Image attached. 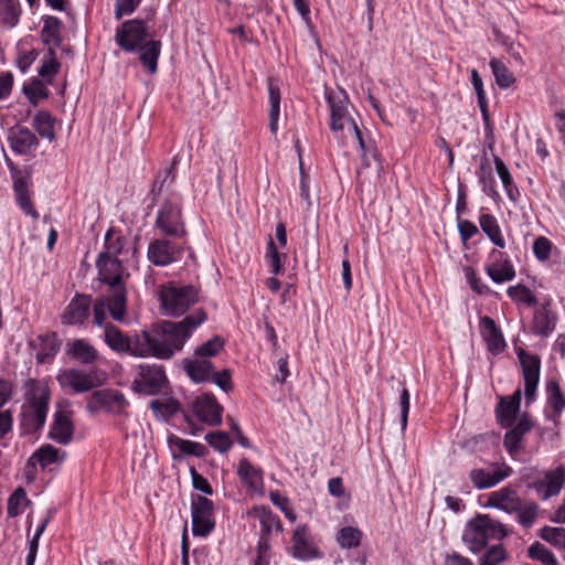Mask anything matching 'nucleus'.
<instances>
[{
    "instance_id": "nucleus-1",
    "label": "nucleus",
    "mask_w": 565,
    "mask_h": 565,
    "mask_svg": "<svg viewBox=\"0 0 565 565\" xmlns=\"http://www.w3.org/2000/svg\"><path fill=\"white\" fill-rule=\"evenodd\" d=\"M205 320V311L198 309L181 321L163 320L132 335L125 334L113 323H104V341L119 354L168 360L183 348L192 332Z\"/></svg>"
},
{
    "instance_id": "nucleus-2",
    "label": "nucleus",
    "mask_w": 565,
    "mask_h": 565,
    "mask_svg": "<svg viewBox=\"0 0 565 565\" xmlns=\"http://www.w3.org/2000/svg\"><path fill=\"white\" fill-rule=\"evenodd\" d=\"M99 280L108 286L107 295L95 299L93 303V322L103 327L106 310L116 321L122 322L127 313V289L124 277H128L122 262L119 258H105L98 255L96 259Z\"/></svg>"
},
{
    "instance_id": "nucleus-3",
    "label": "nucleus",
    "mask_w": 565,
    "mask_h": 565,
    "mask_svg": "<svg viewBox=\"0 0 565 565\" xmlns=\"http://www.w3.org/2000/svg\"><path fill=\"white\" fill-rule=\"evenodd\" d=\"M510 531L500 521L488 514H479L470 520L462 533V541L472 553L482 551L490 540L501 541Z\"/></svg>"
},
{
    "instance_id": "nucleus-4",
    "label": "nucleus",
    "mask_w": 565,
    "mask_h": 565,
    "mask_svg": "<svg viewBox=\"0 0 565 565\" xmlns=\"http://www.w3.org/2000/svg\"><path fill=\"white\" fill-rule=\"evenodd\" d=\"M200 290L193 285L169 281L160 286L158 298L163 315L180 317L198 302Z\"/></svg>"
},
{
    "instance_id": "nucleus-5",
    "label": "nucleus",
    "mask_w": 565,
    "mask_h": 565,
    "mask_svg": "<svg viewBox=\"0 0 565 565\" xmlns=\"http://www.w3.org/2000/svg\"><path fill=\"white\" fill-rule=\"evenodd\" d=\"M154 226L164 236L183 237L186 230L181 205L170 200L164 201L158 210Z\"/></svg>"
},
{
    "instance_id": "nucleus-6",
    "label": "nucleus",
    "mask_w": 565,
    "mask_h": 565,
    "mask_svg": "<svg viewBox=\"0 0 565 565\" xmlns=\"http://www.w3.org/2000/svg\"><path fill=\"white\" fill-rule=\"evenodd\" d=\"M148 38L147 24L141 19L125 21L117 26L115 34L116 44L125 52H136L147 42Z\"/></svg>"
},
{
    "instance_id": "nucleus-7",
    "label": "nucleus",
    "mask_w": 565,
    "mask_h": 565,
    "mask_svg": "<svg viewBox=\"0 0 565 565\" xmlns=\"http://www.w3.org/2000/svg\"><path fill=\"white\" fill-rule=\"evenodd\" d=\"M515 353L522 369L525 404L529 406L536 397L540 382L541 359L537 354H530L522 348H516Z\"/></svg>"
},
{
    "instance_id": "nucleus-8",
    "label": "nucleus",
    "mask_w": 565,
    "mask_h": 565,
    "mask_svg": "<svg viewBox=\"0 0 565 565\" xmlns=\"http://www.w3.org/2000/svg\"><path fill=\"white\" fill-rule=\"evenodd\" d=\"M128 406L129 402L121 392L106 388L95 391L89 396L86 409L90 414L105 411L114 415H122Z\"/></svg>"
},
{
    "instance_id": "nucleus-9",
    "label": "nucleus",
    "mask_w": 565,
    "mask_h": 565,
    "mask_svg": "<svg viewBox=\"0 0 565 565\" xmlns=\"http://www.w3.org/2000/svg\"><path fill=\"white\" fill-rule=\"evenodd\" d=\"M213 514L214 504L210 499L203 495H192L191 516L194 536L205 537L214 530Z\"/></svg>"
},
{
    "instance_id": "nucleus-10",
    "label": "nucleus",
    "mask_w": 565,
    "mask_h": 565,
    "mask_svg": "<svg viewBox=\"0 0 565 565\" xmlns=\"http://www.w3.org/2000/svg\"><path fill=\"white\" fill-rule=\"evenodd\" d=\"M168 382L164 367L158 364H141L138 377L132 382V388L137 393L156 395Z\"/></svg>"
},
{
    "instance_id": "nucleus-11",
    "label": "nucleus",
    "mask_w": 565,
    "mask_h": 565,
    "mask_svg": "<svg viewBox=\"0 0 565 565\" xmlns=\"http://www.w3.org/2000/svg\"><path fill=\"white\" fill-rule=\"evenodd\" d=\"M95 374V370L86 372L79 369H64L56 375V381L61 387L70 388L76 394H82L102 384V382L94 380Z\"/></svg>"
},
{
    "instance_id": "nucleus-12",
    "label": "nucleus",
    "mask_w": 565,
    "mask_h": 565,
    "mask_svg": "<svg viewBox=\"0 0 565 565\" xmlns=\"http://www.w3.org/2000/svg\"><path fill=\"white\" fill-rule=\"evenodd\" d=\"M564 483L565 468L559 465L555 469L545 471L543 479L530 482L527 488L535 490L542 500H548L561 493Z\"/></svg>"
},
{
    "instance_id": "nucleus-13",
    "label": "nucleus",
    "mask_w": 565,
    "mask_h": 565,
    "mask_svg": "<svg viewBox=\"0 0 565 565\" xmlns=\"http://www.w3.org/2000/svg\"><path fill=\"white\" fill-rule=\"evenodd\" d=\"M183 248L167 238H158L149 244L148 258L154 266H167L178 262Z\"/></svg>"
},
{
    "instance_id": "nucleus-14",
    "label": "nucleus",
    "mask_w": 565,
    "mask_h": 565,
    "mask_svg": "<svg viewBox=\"0 0 565 565\" xmlns=\"http://www.w3.org/2000/svg\"><path fill=\"white\" fill-rule=\"evenodd\" d=\"M74 431L73 412L67 408L56 409L50 426L49 438L56 444L66 446L73 440Z\"/></svg>"
},
{
    "instance_id": "nucleus-15",
    "label": "nucleus",
    "mask_w": 565,
    "mask_h": 565,
    "mask_svg": "<svg viewBox=\"0 0 565 565\" xmlns=\"http://www.w3.org/2000/svg\"><path fill=\"white\" fill-rule=\"evenodd\" d=\"M533 427L534 422L532 420L530 414L526 412L521 415L516 423H514L511 427H508V430L503 437V446L512 458L520 454L521 449L523 448V438L533 429Z\"/></svg>"
},
{
    "instance_id": "nucleus-16",
    "label": "nucleus",
    "mask_w": 565,
    "mask_h": 565,
    "mask_svg": "<svg viewBox=\"0 0 565 565\" xmlns=\"http://www.w3.org/2000/svg\"><path fill=\"white\" fill-rule=\"evenodd\" d=\"M484 271L495 284H503L515 278V269L503 252L493 249L489 255V262L484 265Z\"/></svg>"
},
{
    "instance_id": "nucleus-17",
    "label": "nucleus",
    "mask_w": 565,
    "mask_h": 565,
    "mask_svg": "<svg viewBox=\"0 0 565 565\" xmlns=\"http://www.w3.org/2000/svg\"><path fill=\"white\" fill-rule=\"evenodd\" d=\"M49 405H26L21 406L19 414V425L22 435H33L40 431L46 422Z\"/></svg>"
},
{
    "instance_id": "nucleus-18",
    "label": "nucleus",
    "mask_w": 565,
    "mask_h": 565,
    "mask_svg": "<svg viewBox=\"0 0 565 565\" xmlns=\"http://www.w3.org/2000/svg\"><path fill=\"white\" fill-rule=\"evenodd\" d=\"M195 416L209 426H218L222 423L223 406L211 393H204L193 402Z\"/></svg>"
},
{
    "instance_id": "nucleus-19",
    "label": "nucleus",
    "mask_w": 565,
    "mask_h": 565,
    "mask_svg": "<svg viewBox=\"0 0 565 565\" xmlns=\"http://www.w3.org/2000/svg\"><path fill=\"white\" fill-rule=\"evenodd\" d=\"M327 102L330 106V128L333 132L343 130L345 124L352 126L354 121L348 110L349 98L344 90L339 94H327Z\"/></svg>"
},
{
    "instance_id": "nucleus-20",
    "label": "nucleus",
    "mask_w": 565,
    "mask_h": 565,
    "mask_svg": "<svg viewBox=\"0 0 565 565\" xmlns=\"http://www.w3.org/2000/svg\"><path fill=\"white\" fill-rule=\"evenodd\" d=\"M92 296L76 294L61 315V322L64 326L83 324L90 311Z\"/></svg>"
},
{
    "instance_id": "nucleus-21",
    "label": "nucleus",
    "mask_w": 565,
    "mask_h": 565,
    "mask_svg": "<svg viewBox=\"0 0 565 565\" xmlns=\"http://www.w3.org/2000/svg\"><path fill=\"white\" fill-rule=\"evenodd\" d=\"M12 151L20 156H30L39 146V139L28 127L14 125L8 134Z\"/></svg>"
},
{
    "instance_id": "nucleus-22",
    "label": "nucleus",
    "mask_w": 565,
    "mask_h": 565,
    "mask_svg": "<svg viewBox=\"0 0 565 565\" xmlns=\"http://www.w3.org/2000/svg\"><path fill=\"white\" fill-rule=\"evenodd\" d=\"M521 401V388L515 390L510 396L500 398L495 407V417L501 427H511L516 422L520 414Z\"/></svg>"
},
{
    "instance_id": "nucleus-23",
    "label": "nucleus",
    "mask_w": 565,
    "mask_h": 565,
    "mask_svg": "<svg viewBox=\"0 0 565 565\" xmlns=\"http://www.w3.org/2000/svg\"><path fill=\"white\" fill-rule=\"evenodd\" d=\"M512 468L507 463L497 465L494 472H489L482 468L472 469L469 473V478L477 489H489L512 475Z\"/></svg>"
},
{
    "instance_id": "nucleus-24",
    "label": "nucleus",
    "mask_w": 565,
    "mask_h": 565,
    "mask_svg": "<svg viewBox=\"0 0 565 565\" xmlns=\"http://www.w3.org/2000/svg\"><path fill=\"white\" fill-rule=\"evenodd\" d=\"M522 499L518 494L516 490L510 486L503 487L489 494L487 508H495L504 511L505 513L513 514L520 509Z\"/></svg>"
},
{
    "instance_id": "nucleus-25",
    "label": "nucleus",
    "mask_w": 565,
    "mask_h": 565,
    "mask_svg": "<svg viewBox=\"0 0 565 565\" xmlns=\"http://www.w3.org/2000/svg\"><path fill=\"white\" fill-rule=\"evenodd\" d=\"M479 324L481 337L486 341L488 350L494 355L502 353L507 348V343L495 321L484 316L480 318Z\"/></svg>"
},
{
    "instance_id": "nucleus-26",
    "label": "nucleus",
    "mask_w": 565,
    "mask_h": 565,
    "mask_svg": "<svg viewBox=\"0 0 565 565\" xmlns=\"http://www.w3.org/2000/svg\"><path fill=\"white\" fill-rule=\"evenodd\" d=\"M168 445L174 460H181L184 456L203 458L209 454V449L203 444L182 439L175 435L168 437Z\"/></svg>"
},
{
    "instance_id": "nucleus-27",
    "label": "nucleus",
    "mask_w": 565,
    "mask_h": 565,
    "mask_svg": "<svg viewBox=\"0 0 565 565\" xmlns=\"http://www.w3.org/2000/svg\"><path fill=\"white\" fill-rule=\"evenodd\" d=\"M292 554L300 559H310L318 555V552L310 542V533L307 524L298 525L292 533Z\"/></svg>"
},
{
    "instance_id": "nucleus-28",
    "label": "nucleus",
    "mask_w": 565,
    "mask_h": 565,
    "mask_svg": "<svg viewBox=\"0 0 565 565\" xmlns=\"http://www.w3.org/2000/svg\"><path fill=\"white\" fill-rule=\"evenodd\" d=\"M34 348H36V361L38 363L51 362L61 348V340L57 338L56 332L49 331L38 335Z\"/></svg>"
},
{
    "instance_id": "nucleus-29",
    "label": "nucleus",
    "mask_w": 565,
    "mask_h": 565,
    "mask_svg": "<svg viewBox=\"0 0 565 565\" xmlns=\"http://www.w3.org/2000/svg\"><path fill=\"white\" fill-rule=\"evenodd\" d=\"M548 306L547 301L534 312L532 331L536 335L548 337L555 329L557 317L548 309Z\"/></svg>"
},
{
    "instance_id": "nucleus-30",
    "label": "nucleus",
    "mask_w": 565,
    "mask_h": 565,
    "mask_svg": "<svg viewBox=\"0 0 565 565\" xmlns=\"http://www.w3.org/2000/svg\"><path fill=\"white\" fill-rule=\"evenodd\" d=\"M66 354L81 364H92L98 360V351L85 339L68 342Z\"/></svg>"
},
{
    "instance_id": "nucleus-31",
    "label": "nucleus",
    "mask_w": 565,
    "mask_h": 565,
    "mask_svg": "<svg viewBox=\"0 0 565 565\" xmlns=\"http://www.w3.org/2000/svg\"><path fill=\"white\" fill-rule=\"evenodd\" d=\"M23 390H24V404L26 405H41V403H44V405L50 404L51 399V391L50 387L41 383L40 381L35 379H26L23 383Z\"/></svg>"
},
{
    "instance_id": "nucleus-32",
    "label": "nucleus",
    "mask_w": 565,
    "mask_h": 565,
    "mask_svg": "<svg viewBox=\"0 0 565 565\" xmlns=\"http://www.w3.org/2000/svg\"><path fill=\"white\" fill-rule=\"evenodd\" d=\"M350 128L353 130L356 141L359 143V148L361 151L360 156L362 168L364 169L370 167L367 152H371V156L374 158V161L376 162L377 172L380 173L381 171H383V166L379 160V151L375 141L372 139H365L355 121H352V126H350Z\"/></svg>"
},
{
    "instance_id": "nucleus-33",
    "label": "nucleus",
    "mask_w": 565,
    "mask_h": 565,
    "mask_svg": "<svg viewBox=\"0 0 565 565\" xmlns=\"http://www.w3.org/2000/svg\"><path fill=\"white\" fill-rule=\"evenodd\" d=\"M13 190L17 203L20 209L34 220L40 217L38 211L34 209L30 192L29 183L25 177H13Z\"/></svg>"
},
{
    "instance_id": "nucleus-34",
    "label": "nucleus",
    "mask_w": 565,
    "mask_h": 565,
    "mask_svg": "<svg viewBox=\"0 0 565 565\" xmlns=\"http://www.w3.org/2000/svg\"><path fill=\"white\" fill-rule=\"evenodd\" d=\"M214 365L211 361L200 358L184 361V371L189 377L195 383L210 382Z\"/></svg>"
},
{
    "instance_id": "nucleus-35",
    "label": "nucleus",
    "mask_w": 565,
    "mask_h": 565,
    "mask_svg": "<svg viewBox=\"0 0 565 565\" xmlns=\"http://www.w3.org/2000/svg\"><path fill=\"white\" fill-rule=\"evenodd\" d=\"M546 403L552 409V415H547V418L556 423L557 418L565 409V395L558 382L554 379L546 382Z\"/></svg>"
},
{
    "instance_id": "nucleus-36",
    "label": "nucleus",
    "mask_w": 565,
    "mask_h": 565,
    "mask_svg": "<svg viewBox=\"0 0 565 565\" xmlns=\"http://www.w3.org/2000/svg\"><path fill=\"white\" fill-rule=\"evenodd\" d=\"M136 52H139V61L141 65L150 74H156L158 71V60L161 53V41L150 39Z\"/></svg>"
},
{
    "instance_id": "nucleus-37",
    "label": "nucleus",
    "mask_w": 565,
    "mask_h": 565,
    "mask_svg": "<svg viewBox=\"0 0 565 565\" xmlns=\"http://www.w3.org/2000/svg\"><path fill=\"white\" fill-rule=\"evenodd\" d=\"M63 22L57 17L46 15L43 19V28L41 30V40L45 45H54L60 47L62 44L61 30Z\"/></svg>"
},
{
    "instance_id": "nucleus-38",
    "label": "nucleus",
    "mask_w": 565,
    "mask_h": 565,
    "mask_svg": "<svg viewBox=\"0 0 565 565\" xmlns=\"http://www.w3.org/2000/svg\"><path fill=\"white\" fill-rule=\"evenodd\" d=\"M237 475L248 488L256 490L263 486V470L255 467L247 458L239 460Z\"/></svg>"
},
{
    "instance_id": "nucleus-39",
    "label": "nucleus",
    "mask_w": 565,
    "mask_h": 565,
    "mask_svg": "<svg viewBox=\"0 0 565 565\" xmlns=\"http://www.w3.org/2000/svg\"><path fill=\"white\" fill-rule=\"evenodd\" d=\"M268 97L270 104L269 110V128L275 135L278 130V118L280 113V87L278 81L275 78L268 79Z\"/></svg>"
},
{
    "instance_id": "nucleus-40",
    "label": "nucleus",
    "mask_w": 565,
    "mask_h": 565,
    "mask_svg": "<svg viewBox=\"0 0 565 565\" xmlns=\"http://www.w3.org/2000/svg\"><path fill=\"white\" fill-rule=\"evenodd\" d=\"M32 126L40 137L47 139L50 142L56 139L55 118L47 110H39L33 117Z\"/></svg>"
},
{
    "instance_id": "nucleus-41",
    "label": "nucleus",
    "mask_w": 565,
    "mask_h": 565,
    "mask_svg": "<svg viewBox=\"0 0 565 565\" xmlns=\"http://www.w3.org/2000/svg\"><path fill=\"white\" fill-rule=\"evenodd\" d=\"M479 223L482 232L489 237L492 244L499 248L505 247L501 227L498 220L492 214H481L479 216Z\"/></svg>"
},
{
    "instance_id": "nucleus-42",
    "label": "nucleus",
    "mask_w": 565,
    "mask_h": 565,
    "mask_svg": "<svg viewBox=\"0 0 565 565\" xmlns=\"http://www.w3.org/2000/svg\"><path fill=\"white\" fill-rule=\"evenodd\" d=\"M493 162L508 198L515 203L520 198V191L515 185L507 164L499 156H493Z\"/></svg>"
},
{
    "instance_id": "nucleus-43",
    "label": "nucleus",
    "mask_w": 565,
    "mask_h": 565,
    "mask_svg": "<svg viewBox=\"0 0 565 565\" xmlns=\"http://www.w3.org/2000/svg\"><path fill=\"white\" fill-rule=\"evenodd\" d=\"M125 245L126 238L114 227H110L105 234L104 249L99 255H105V258H118Z\"/></svg>"
},
{
    "instance_id": "nucleus-44",
    "label": "nucleus",
    "mask_w": 565,
    "mask_h": 565,
    "mask_svg": "<svg viewBox=\"0 0 565 565\" xmlns=\"http://www.w3.org/2000/svg\"><path fill=\"white\" fill-rule=\"evenodd\" d=\"M46 85L43 79L33 77L30 83L23 85L22 92L33 106H38L40 102L50 96Z\"/></svg>"
},
{
    "instance_id": "nucleus-45",
    "label": "nucleus",
    "mask_w": 565,
    "mask_h": 565,
    "mask_svg": "<svg viewBox=\"0 0 565 565\" xmlns=\"http://www.w3.org/2000/svg\"><path fill=\"white\" fill-rule=\"evenodd\" d=\"M257 515L259 518L260 522V539H266L273 530H276L278 532L282 531V523L278 515L271 512L270 509L262 507L260 509L256 510Z\"/></svg>"
},
{
    "instance_id": "nucleus-46",
    "label": "nucleus",
    "mask_w": 565,
    "mask_h": 565,
    "mask_svg": "<svg viewBox=\"0 0 565 565\" xmlns=\"http://www.w3.org/2000/svg\"><path fill=\"white\" fill-rule=\"evenodd\" d=\"M540 512V505L532 500L521 501L520 509L513 514H516V521L520 525L525 529L531 527Z\"/></svg>"
},
{
    "instance_id": "nucleus-47",
    "label": "nucleus",
    "mask_w": 565,
    "mask_h": 565,
    "mask_svg": "<svg viewBox=\"0 0 565 565\" xmlns=\"http://www.w3.org/2000/svg\"><path fill=\"white\" fill-rule=\"evenodd\" d=\"M21 15L19 0H0V18L8 28H14Z\"/></svg>"
},
{
    "instance_id": "nucleus-48",
    "label": "nucleus",
    "mask_w": 565,
    "mask_h": 565,
    "mask_svg": "<svg viewBox=\"0 0 565 565\" xmlns=\"http://www.w3.org/2000/svg\"><path fill=\"white\" fill-rule=\"evenodd\" d=\"M362 532L354 526H343L335 535V541L341 548H355L360 546L362 541Z\"/></svg>"
},
{
    "instance_id": "nucleus-49",
    "label": "nucleus",
    "mask_w": 565,
    "mask_h": 565,
    "mask_svg": "<svg viewBox=\"0 0 565 565\" xmlns=\"http://www.w3.org/2000/svg\"><path fill=\"white\" fill-rule=\"evenodd\" d=\"M489 64L495 83L500 88H509L515 82L512 72L505 66L503 62L498 58H491Z\"/></svg>"
},
{
    "instance_id": "nucleus-50",
    "label": "nucleus",
    "mask_w": 565,
    "mask_h": 565,
    "mask_svg": "<svg viewBox=\"0 0 565 565\" xmlns=\"http://www.w3.org/2000/svg\"><path fill=\"white\" fill-rule=\"evenodd\" d=\"M31 504L26 492L22 487H18L8 498L7 513L9 518H15L23 512V508Z\"/></svg>"
},
{
    "instance_id": "nucleus-51",
    "label": "nucleus",
    "mask_w": 565,
    "mask_h": 565,
    "mask_svg": "<svg viewBox=\"0 0 565 565\" xmlns=\"http://www.w3.org/2000/svg\"><path fill=\"white\" fill-rule=\"evenodd\" d=\"M225 341L220 335H214L212 339L199 345L194 351V356L209 360L217 355L224 348Z\"/></svg>"
},
{
    "instance_id": "nucleus-52",
    "label": "nucleus",
    "mask_w": 565,
    "mask_h": 565,
    "mask_svg": "<svg viewBox=\"0 0 565 565\" xmlns=\"http://www.w3.org/2000/svg\"><path fill=\"white\" fill-rule=\"evenodd\" d=\"M282 257L286 258V255H282L278 252V248L273 239V237L269 235L267 247H266V255L265 258L267 263L269 264L271 268V273L274 275H280L284 273V263Z\"/></svg>"
},
{
    "instance_id": "nucleus-53",
    "label": "nucleus",
    "mask_w": 565,
    "mask_h": 565,
    "mask_svg": "<svg viewBox=\"0 0 565 565\" xmlns=\"http://www.w3.org/2000/svg\"><path fill=\"white\" fill-rule=\"evenodd\" d=\"M508 296L515 302L525 303L529 307L537 305V298L533 295L529 287L518 284L510 286L507 290Z\"/></svg>"
},
{
    "instance_id": "nucleus-54",
    "label": "nucleus",
    "mask_w": 565,
    "mask_h": 565,
    "mask_svg": "<svg viewBox=\"0 0 565 565\" xmlns=\"http://www.w3.org/2000/svg\"><path fill=\"white\" fill-rule=\"evenodd\" d=\"M204 439L212 448L221 454L227 452L233 446L228 434L222 430L211 431L205 435Z\"/></svg>"
},
{
    "instance_id": "nucleus-55",
    "label": "nucleus",
    "mask_w": 565,
    "mask_h": 565,
    "mask_svg": "<svg viewBox=\"0 0 565 565\" xmlns=\"http://www.w3.org/2000/svg\"><path fill=\"white\" fill-rule=\"evenodd\" d=\"M529 557L540 561L543 565H558L554 554L540 542L533 543L527 550Z\"/></svg>"
},
{
    "instance_id": "nucleus-56",
    "label": "nucleus",
    "mask_w": 565,
    "mask_h": 565,
    "mask_svg": "<svg viewBox=\"0 0 565 565\" xmlns=\"http://www.w3.org/2000/svg\"><path fill=\"white\" fill-rule=\"evenodd\" d=\"M508 558L503 544L491 546L479 559V565H500Z\"/></svg>"
},
{
    "instance_id": "nucleus-57",
    "label": "nucleus",
    "mask_w": 565,
    "mask_h": 565,
    "mask_svg": "<svg viewBox=\"0 0 565 565\" xmlns=\"http://www.w3.org/2000/svg\"><path fill=\"white\" fill-rule=\"evenodd\" d=\"M540 536L542 540L548 542L553 546L557 548L565 550V529L564 527H552L545 525L540 531Z\"/></svg>"
},
{
    "instance_id": "nucleus-58",
    "label": "nucleus",
    "mask_w": 565,
    "mask_h": 565,
    "mask_svg": "<svg viewBox=\"0 0 565 565\" xmlns=\"http://www.w3.org/2000/svg\"><path fill=\"white\" fill-rule=\"evenodd\" d=\"M60 449L54 446L47 444L40 447L33 455L39 465L42 468H45L54 462L60 460Z\"/></svg>"
},
{
    "instance_id": "nucleus-59",
    "label": "nucleus",
    "mask_w": 565,
    "mask_h": 565,
    "mask_svg": "<svg viewBox=\"0 0 565 565\" xmlns=\"http://www.w3.org/2000/svg\"><path fill=\"white\" fill-rule=\"evenodd\" d=\"M463 273L468 285L473 292L481 296L490 294V288L484 282H482L481 278L477 275V271L472 267H465Z\"/></svg>"
},
{
    "instance_id": "nucleus-60",
    "label": "nucleus",
    "mask_w": 565,
    "mask_h": 565,
    "mask_svg": "<svg viewBox=\"0 0 565 565\" xmlns=\"http://www.w3.org/2000/svg\"><path fill=\"white\" fill-rule=\"evenodd\" d=\"M61 63L58 60H43L39 68V75L46 84H52L54 76L60 72Z\"/></svg>"
},
{
    "instance_id": "nucleus-61",
    "label": "nucleus",
    "mask_w": 565,
    "mask_h": 565,
    "mask_svg": "<svg viewBox=\"0 0 565 565\" xmlns=\"http://www.w3.org/2000/svg\"><path fill=\"white\" fill-rule=\"evenodd\" d=\"M211 381H213L225 393H230L234 388L232 383V372L228 369H224L221 372H215L213 370Z\"/></svg>"
},
{
    "instance_id": "nucleus-62",
    "label": "nucleus",
    "mask_w": 565,
    "mask_h": 565,
    "mask_svg": "<svg viewBox=\"0 0 565 565\" xmlns=\"http://www.w3.org/2000/svg\"><path fill=\"white\" fill-rule=\"evenodd\" d=\"M552 243L548 238L540 236L534 241L533 253L539 260H547L551 256Z\"/></svg>"
},
{
    "instance_id": "nucleus-63",
    "label": "nucleus",
    "mask_w": 565,
    "mask_h": 565,
    "mask_svg": "<svg viewBox=\"0 0 565 565\" xmlns=\"http://www.w3.org/2000/svg\"><path fill=\"white\" fill-rule=\"evenodd\" d=\"M190 475L192 478V486L195 490L201 491L206 495L213 494V488L209 483L207 479L200 475L193 466L190 468Z\"/></svg>"
},
{
    "instance_id": "nucleus-64",
    "label": "nucleus",
    "mask_w": 565,
    "mask_h": 565,
    "mask_svg": "<svg viewBox=\"0 0 565 565\" xmlns=\"http://www.w3.org/2000/svg\"><path fill=\"white\" fill-rule=\"evenodd\" d=\"M142 0H116L115 18L121 19L125 14H131Z\"/></svg>"
}]
</instances>
